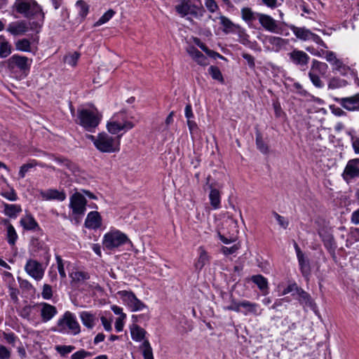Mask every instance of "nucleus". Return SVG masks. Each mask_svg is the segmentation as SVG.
Here are the masks:
<instances>
[{
    "instance_id": "nucleus-1",
    "label": "nucleus",
    "mask_w": 359,
    "mask_h": 359,
    "mask_svg": "<svg viewBox=\"0 0 359 359\" xmlns=\"http://www.w3.org/2000/svg\"><path fill=\"white\" fill-rule=\"evenodd\" d=\"M13 8L20 14L29 19H38L41 26L45 13L41 6L35 0H15Z\"/></svg>"
},
{
    "instance_id": "nucleus-2",
    "label": "nucleus",
    "mask_w": 359,
    "mask_h": 359,
    "mask_svg": "<svg viewBox=\"0 0 359 359\" xmlns=\"http://www.w3.org/2000/svg\"><path fill=\"white\" fill-rule=\"evenodd\" d=\"M54 330L63 334L76 335L80 333L81 327L76 316L67 311L58 319Z\"/></svg>"
},
{
    "instance_id": "nucleus-3",
    "label": "nucleus",
    "mask_w": 359,
    "mask_h": 359,
    "mask_svg": "<svg viewBox=\"0 0 359 359\" xmlns=\"http://www.w3.org/2000/svg\"><path fill=\"white\" fill-rule=\"evenodd\" d=\"M134 123L128 120V117L124 111H119L114 114L107 124V128L111 134H118L123 131V133L132 129Z\"/></svg>"
},
{
    "instance_id": "nucleus-4",
    "label": "nucleus",
    "mask_w": 359,
    "mask_h": 359,
    "mask_svg": "<svg viewBox=\"0 0 359 359\" xmlns=\"http://www.w3.org/2000/svg\"><path fill=\"white\" fill-rule=\"evenodd\" d=\"M79 124L88 131L92 132L100 123L101 115L97 109H81L78 110Z\"/></svg>"
},
{
    "instance_id": "nucleus-5",
    "label": "nucleus",
    "mask_w": 359,
    "mask_h": 359,
    "mask_svg": "<svg viewBox=\"0 0 359 359\" xmlns=\"http://www.w3.org/2000/svg\"><path fill=\"white\" fill-rule=\"evenodd\" d=\"M121 135L112 137L107 133L98 134L96 149L103 153H114L120 150Z\"/></svg>"
},
{
    "instance_id": "nucleus-6",
    "label": "nucleus",
    "mask_w": 359,
    "mask_h": 359,
    "mask_svg": "<svg viewBox=\"0 0 359 359\" xmlns=\"http://www.w3.org/2000/svg\"><path fill=\"white\" fill-rule=\"evenodd\" d=\"M127 242H130L128 236L118 230H112L103 236L102 245L107 250H114Z\"/></svg>"
},
{
    "instance_id": "nucleus-7",
    "label": "nucleus",
    "mask_w": 359,
    "mask_h": 359,
    "mask_svg": "<svg viewBox=\"0 0 359 359\" xmlns=\"http://www.w3.org/2000/svg\"><path fill=\"white\" fill-rule=\"evenodd\" d=\"M117 294L121 298L123 303L132 312L148 310V306L143 302L139 299L133 292L121 290L117 292Z\"/></svg>"
},
{
    "instance_id": "nucleus-8",
    "label": "nucleus",
    "mask_w": 359,
    "mask_h": 359,
    "mask_svg": "<svg viewBox=\"0 0 359 359\" xmlns=\"http://www.w3.org/2000/svg\"><path fill=\"white\" fill-rule=\"evenodd\" d=\"M176 11L182 16L191 15L197 19L201 18L205 10L201 6L196 5L191 0H183L175 6Z\"/></svg>"
},
{
    "instance_id": "nucleus-9",
    "label": "nucleus",
    "mask_w": 359,
    "mask_h": 359,
    "mask_svg": "<svg viewBox=\"0 0 359 359\" xmlns=\"http://www.w3.org/2000/svg\"><path fill=\"white\" fill-rule=\"evenodd\" d=\"M32 62V59L15 54L7 60V66L12 72L20 71L27 74L29 72Z\"/></svg>"
},
{
    "instance_id": "nucleus-10",
    "label": "nucleus",
    "mask_w": 359,
    "mask_h": 359,
    "mask_svg": "<svg viewBox=\"0 0 359 359\" xmlns=\"http://www.w3.org/2000/svg\"><path fill=\"white\" fill-rule=\"evenodd\" d=\"M48 265H44L36 259H29L25 265V271L35 280H41L44 276L46 268Z\"/></svg>"
},
{
    "instance_id": "nucleus-11",
    "label": "nucleus",
    "mask_w": 359,
    "mask_h": 359,
    "mask_svg": "<svg viewBox=\"0 0 359 359\" xmlns=\"http://www.w3.org/2000/svg\"><path fill=\"white\" fill-rule=\"evenodd\" d=\"M86 198L79 192L74 193L69 198V208L73 215H83L86 210Z\"/></svg>"
},
{
    "instance_id": "nucleus-12",
    "label": "nucleus",
    "mask_w": 359,
    "mask_h": 359,
    "mask_svg": "<svg viewBox=\"0 0 359 359\" xmlns=\"http://www.w3.org/2000/svg\"><path fill=\"white\" fill-rule=\"evenodd\" d=\"M289 61L301 69H305L310 60L309 55L304 51L294 48L287 53Z\"/></svg>"
},
{
    "instance_id": "nucleus-13",
    "label": "nucleus",
    "mask_w": 359,
    "mask_h": 359,
    "mask_svg": "<svg viewBox=\"0 0 359 359\" xmlns=\"http://www.w3.org/2000/svg\"><path fill=\"white\" fill-rule=\"evenodd\" d=\"M342 177L348 183L359 177V158L351 159L347 162Z\"/></svg>"
},
{
    "instance_id": "nucleus-14",
    "label": "nucleus",
    "mask_w": 359,
    "mask_h": 359,
    "mask_svg": "<svg viewBox=\"0 0 359 359\" xmlns=\"http://www.w3.org/2000/svg\"><path fill=\"white\" fill-rule=\"evenodd\" d=\"M334 100L347 111H359V93L349 97H337Z\"/></svg>"
},
{
    "instance_id": "nucleus-15",
    "label": "nucleus",
    "mask_w": 359,
    "mask_h": 359,
    "mask_svg": "<svg viewBox=\"0 0 359 359\" xmlns=\"http://www.w3.org/2000/svg\"><path fill=\"white\" fill-rule=\"evenodd\" d=\"M260 25L266 30L271 33L280 34L278 29L277 21L271 15L260 13L258 19Z\"/></svg>"
},
{
    "instance_id": "nucleus-16",
    "label": "nucleus",
    "mask_w": 359,
    "mask_h": 359,
    "mask_svg": "<svg viewBox=\"0 0 359 359\" xmlns=\"http://www.w3.org/2000/svg\"><path fill=\"white\" fill-rule=\"evenodd\" d=\"M241 312L243 315H253L258 316L262 314V309L260 308L259 304L255 302H252L248 300H242L240 302Z\"/></svg>"
},
{
    "instance_id": "nucleus-17",
    "label": "nucleus",
    "mask_w": 359,
    "mask_h": 359,
    "mask_svg": "<svg viewBox=\"0 0 359 359\" xmlns=\"http://www.w3.org/2000/svg\"><path fill=\"white\" fill-rule=\"evenodd\" d=\"M286 25L292 30L295 36L301 41H312L316 34L305 27H297L294 25Z\"/></svg>"
},
{
    "instance_id": "nucleus-18",
    "label": "nucleus",
    "mask_w": 359,
    "mask_h": 359,
    "mask_svg": "<svg viewBox=\"0 0 359 359\" xmlns=\"http://www.w3.org/2000/svg\"><path fill=\"white\" fill-rule=\"evenodd\" d=\"M41 307L40 315L41 320L43 323H47L53 319L57 313V310L55 306H53L46 302H41L39 304Z\"/></svg>"
},
{
    "instance_id": "nucleus-19",
    "label": "nucleus",
    "mask_w": 359,
    "mask_h": 359,
    "mask_svg": "<svg viewBox=\"0 0 359 359\" xmlns=\"http://www.w3.org/2000/svg\"><path fill=\"white\" fill-rule=\"evenodd\" d=\"M85 226L89 229H99L102 225V217L97 211L90 212L85 220Z\"/></svg>"
},
{
    "instance_id": "nucleus-20",
    "label": "nucleus",
    "mask_w": 359,
    "mask_h": 359,
    "mask_svg": "<svg viewBox=\"0 0 359 359\" xmlns=\"http://www.w3.org/2000/svg\"><path fill=\"white\" fill-rule=\"evenodd\" d=\"M187 52L189 55L199 65L207 66L209 64L208 57L194 46H189L187 48Z\"/></svg>"
},
{
    "instance_id": "nucleus-21",
    "label": "nucleus",
    "mask_w": 359,
    "mask_h": 359,
    "mask_svg": "<svg viewBox=\"0 0 359 359\" xmlns=\"http://www.w3.org/2000/svg\"><path fill=\"white\" fill-rule=\"evenodd\" d=\"M32 246L34 248L35 250L41 252V256L43 257L46 265H48L50 259V249L48 246L39 238H34L32 240Z\"/></svg>"
},
{
    "instance_id": "nucleus-22",
    "label": "nucleus",
    "mask_w": 359,
    "mask_h": 359,
    "mask_svg": "<svg viewBox=\"0 0 359 359\" xmlns=\"http://www.w3.org/2000/svg\"><path fill=\"white\" fill-rule=\"evenodd\" d=\"M28 26L25 21H15L8 25L7 31L14 36L22 35L28 31Z\"/></svg>"
},
{
    "instance_id": "nucleus-23",
    "label": "nucleus",
    "mask_w": 359,
    "mask_h": 359,
    "mask_svg": "<svg viewBox=\"0 0 359 359\" xmlns=\"http://www.w3.org/2000/svg\"><path fill=\"white\" fill-rule=\"evenodd\" d=\"M296 294L297 295V299L299 304H302L304 307H309L313 310L316 309V304L313 299L311 295L302 288L300 287Z\"/></svg>"
},
{
    "instance_id": "nucleus-24",
    "label": "nucleus",
    "mask_w": 359,
    "mask_h": 359,
    "mask_svg": "<svg viewBox=\"0 0 359 359\" xmlns=\"http://www.w3.org/2000/svg\"><path fill=\"white\" fill-rule=\"evenodd\" d=\"M40 195L43 200H57L63 201L66 198V194L64 191H60L57 189H48L47 191H41Z\"/></svg>"
},
{
    "instance_id": "nucleus-25",
    "label": "nucleus",
    "mask_w": 359,
    "mask_h": 359,
    "mask_svg": "<svg viewBox=\"0 0 359 359\" xmlns=\"http://www.w3.org/2000/svg\"><path fill=\"white\" fill-rule=\"evenodd\" d=\"M20 224L23 229L27 231L41 230L37 222L30 214H27L22 217L20 220Z\"/></svg>"
},
{
    "instance_id": "nucleus-26",
    "label": "nucleus",
    "mask_w": 359,
    "mask_h": 359,
    "mask_svg": "<svg viewBox=\"0 0 359 359\" xmlns=\"http://www.w3.org/2000/svg\"><path fill=\"white\" fill-rule=\"evenodd\" d=\"M217 19L219 20V24L222 26V30L226 34L233 32L238 27L229 18L223 15L214 18L213 21H215Z\"/></svg>"
},
{
    "instance_id": "nucleus-27",
    "label": "nucleus",
    "mask_w": 359,
    "mask_h": 359,
    "mask_svg": "<svg viewBox=\"0 0 359 359\" xmlns=\"http://www.w3.org/2000/svg\"><path fill=\"white\" fill-rule=\"evenodd\" d=\"M328 70V65L325 62L313 60L310 71L309 72L315 74L325 76Z\"/></svg>"
},
{
    "instance_id": "nucleus-28",
    "label": "nucleus",
    "mask_w": 359,
    "mask_h": 359,
    "mask_svg": "<svg viewBox=\"0 0 359 359\" xmlns=\"http://www.w3.org/2000/svg\"><path fill=\"white\" fill-rule=\"evenodd\" d=\"M4 224L6 225V240L8 243L13 246L15 245L16 241L18 238V233L14 228V226L8 222V220L5 219L4 221Z\"/></svg>"
},
{
    "instance_id": "nucleus-29",
    "label": "nucleus",
    "mask_w": 359,
    "mask_h": 359,
    "mask_svg": "<svg viewBox=\"0 0 359 359\" xmlns=\"http://www.w3.org/2000/svg\"><path fill=\"white\" fill-rule=\"evenodd\" d=\"M130 335L135 341H141L144 339L147 332L140 326L134 323L130 326Z\"/></svg>"
},
{
    "instance_id": "nucleus-30",
    "label": "nucleus",
    "mask_w": 359,
    "mask_h": 359,
    "mask_svg": "<svg viewBox=\"0 0 359 359\" xmlns=\"http://www.w3.org/2000/svg\"><path fill=\"white\" fill-rule=\"evenodd\" d=\"M209 187L210 189V191L209 194V199L210 202V205L213 209L217 210L220 208L221 205V197L219 191L212 187V184H210Z\"/></svg>"
},
{
    "instance_id": "nucleus-31",
    "label": "nucleus",
    "mask_w": 359,
    "mask_h": 359,
    "mask_svg": "<svg viewBox=\"0 0 359 359\" xmlns=\"http://www.w3.org/2000/svg\"><path fill=\"white\" fill-rule=\"evenodd\" d=\"M72 282L77 287H83L87 280L89 279V275L83 271H75L70 274Z\"/></svg>"
},
{
    "instance_id": "nucleus-32",
    "label": "nucleus",
    "mask_w": 359,
    "mask_h": 359,
    "mask_svg": "<svg viewBox=\"0 0 359 359\" xmlns=\"http://www.w3.org/2000/svg\"><path fill=\"white\" fill-rule=\"evenodd\" d=\"M251 280L257 285L258 288L263 292L264 294L268 293L269 283L267 279L262 275H254L251 277Z\"/></svg>"
},
{
    "instance_id": "nucleus-33",
    "label": "nucleus",
    "mask_w": 359,
    "mask_h": 359,
    "mask_svg": "<svg viewBox=\"0 0 359 359\" xmlns=\"http://www.w3.org/2000/svg\"><path fill=\"white\" fill-rule=\"evenodd\" d=\"M241 13L242 20L250 25L254 20L258 19V15L260 13L254 12L250 8L243 7L241 10Z\"/></svg>"
},
{
    "instance_id": "nucleus-34",
    "label": "nucleus",
    "mask_w": 359,
    "mask_h": 359,
    "mask_svg": "<svg viewBox=\"0 0 359 359\" xmlns=\"http://www.w3.org/2000/svg\"><path fill=\"white\" fill-rule=\"evenodd\" d=\"M265 40L272 46L273 49L276 51H279L287 43L285 39L275 36H266Z\"/></svg>"
},
{
    "instance_id": "nucleus-35",
    "label": "nucleus",
    "mask_w": 359,
    "mask_h": 359,
    "mask_svg": "<svg viewBox=\"0 0 359 359\" xmlns=\"http://www.w3.org/2000/svg\"><path fill=\"white\" fill-rule=\"evenodd\" d=\"M12 45L3 35H0V57L6 58L12 53Z\"/></svg>"
},
{
    "instance_id": "nucleus-36",
    "label": "nucleus",
    "mask_w": 359,
    "mask_h": 359,
    "mask_svg": "<svg viewBox=\"0 0 359 359\" xmlns=\"http://www.w3.org/2000/svg\"><path fill=\"white\" fill-rule=\"evenodd\" d=\"M81 320L84 326L88 329H92L95 326L96 320L94 314L88 311H82L79 314Z\"/></svg>"
},
{
    "instance_id": "nucleus-37",
    "label": "nucleus",
    "mask_w": 359,
    "mask_h": 359,
    "mask_svg": "<svg viewBox=\"0 0 359 359\" xmlns=\"http://www.w3.org/2000/svg\"><path fill=\"white\" fill-rule=\"evenodd\" d=\"M320 236L324 243L325 247L330 251H334L336 248V243L333 236L327 232L320 233Z\"/></svg>"
},
{
    "instance_id": "nucleus-38",
    "label": "nucleus",
    "mask_w": 359,
    "mask_h": 359,
    "mask_svg": "<svg viewBox=\"0 0 359 359\" xmlns=\"http://www.w3.org/2000/svg\"><path fill=\"white\" fill-rule=\"evenodd\" d=\"M22 211L21 207L16 204H4V212L10 217H16L17 215Z\"/></svg>"
},
{
    "instance_id": "nucleus-39",
    "label": "nucleus",
    "mask_w": 359,
    "mask_h": 359,
    "mask_svg": "<svg viewBox=\"0 0 359 359\" xmlns=\"http://www.w3.org/2000/svg\"><path fill=\"white\" fill-rule=\"evenodd\" d=\"M198 250L200 255L197 262L195 263V267L196 269L201 270L203 267L209 262V256L202 247H200Z\"/></svg>"
},
{
    "instance_id": "nucleus-40",
    "label": "nucleus",
    "mask_w": 359,
    "mask_h": 359,
    "mask_svg": "<svg viewBox=\"0 0 359 359\" xmlns=\"http://www.w3.org/2000/svg\"><path fill=\"white\" fill-rule=\"evenodd\" d=\"M297 259L302 275L304 276H308L310 273L309 260L305 257L304 254L298 256Z\"/></svg>"
},
{
    "instance_id": "nucleus-41",
    "label": "nucleus",
    "mask_w": 359,
    "mask_h": 359,
    "mask_svg": "<svg viewBox=\"0 0 359 359\" xmlns=\"http://www.w3.org/2000/svg\"><path fill=\"white\" fill-rule=\"evenodd\" d=\"M350 68L346 65L341 60L338 59L332 65V71L339 73L340 74L345 76L349 72Z\"/></svg>"
},
{
    "instance_id": "nucleus-42",
    "label": "nucleus",
    "mask_w": 359,
    "mask_h": 359,
    "mask_svg": "<svg viewBox=\"0 0 359 359\" xmlns=\"http://www.w3.org/2000/svg\"><path fill=\"white\" fill-rule=\"evenodd\" d=\"M54 160L60 165H64L65 168H67L68 170H69L74 174H75L79 170L77 165L67 158L55 157L54 158Z\"/></svg>"
},
{
    "instance_id": "nucleus-43",
    "label": "nucleus",
    "mask_w": 359,
    "mask_h": 359,
    "mask_svg": "<svg viewBox=\"0 0 359 359\" xmlns=\"http://www.w3.org/2000/svg\"><path fill=\"white\" fill-rule=\"evenodd\" d=\"M39 165L41 167H44L43 164H38L35 160H32L29 163L23 164L20 168L18 172L19 177L22 179L25 177L27 172H28L30 169L34 168L36 165Z\"/></svg>"
},
{
    "instance_id": "nucleus-44",
    "label": "nucleus",
    "mask_w": 359,
    "mask_h": 359,
    "mask_svg": "<svg viewBox=\"0 0 359 359\" xmlns=\"http://www.w3.org/2000/svg\"><path fill=\"white\" fill-rule=\"evenodd\" d=\"M75 6L78 11V15L84 19L89 12L88 5L83 0H79L76 2Z\"/></svg>"
},
{
    "instance_id": "nucleus-45",
    "label": "nucleus",
    "mask_w": 359,
    "mask_h": 359,
    "mask_svg": "<svg viewBox=\"0 0 359 359\" xmlns=\"http://www.w3.org/2000/svg\"><path fill=\"white\" fill-rule=\"evenodd\" d=\"M140 348L142 350L144 359H154L152 348L148 340H144L143 341Z\"/></svg>"
},
{
    "instance_id": "nucleus-46",
    "label": "nucleus",
    "mask_w": 359,
    "mask_h": 359,
    "mask_svg": "<svg viewBox=\"0 0 359 359\" xmlns=\"http://www.w3.org/2000/svg\"><path fill=\"white\" fill-rule=\"evenodd\" d=\"M16 50L22 52L31 51V43L27 39H19L15 42Z\"/></svg>"
},
{
    "instance_id": "nucleus-47",
    "label": "nucleus",
    "mask_w": 359,
    "mask_h": 359,
    "mask_svg": "<svg viewBox=\"0 0 359 359\" xmlns=\"http://www.w3.org/2000/svg\"><path fill=\"white\" fill-rule=\"evenodd\" d=\"M208 73L212 78V79L219 81L221 83L224 82L222 74L219 69V67L216 66H210L208 69Z\"/></svg>"
},
{
    "instance_id": "nucleus-48",
    "label": "nucleus",
    "mask_w": 359,
    "mask_h": 359,
    "mask_svg": "<svg viewBox=\"0 0 359 359\" xmlns=\"http://www.w3.org/2000/svg\"><path fill=\"white\" fill-rule=\"evenodd\" d=\"M346 84L347 82L345 80L337 77H333L329 81L327 87L329 89L334 90L345 87Z\"/></svg>"
},
{
    "instance_id": "nucleus-49",
    "label": "nucleus",
    "mask_w": 359,
    "mask_h": 359,
    "mask_svg": "<svg viewBox=\"0 0 359 359\" xmlns=\"http://www.w3.org/2000/svg\"><path fill=\"white\" fill-rule=\"evenodd\" d=\"M256 145L257 149L264 154H266L269 151L268 145L264 142L262 136L260 133L256 134Z\"/></svg>"
},
{
    "instance_id": "nucleus-50",
    "label": "nucleus",
    "mask_w": 359,
    "mask_h": 359,
    "mask_svg": "<svg viewBox=\"0 0 359 359\" xmlns=\"http://www.w3.org/2000/svg\"><path fill=\"white\" fill-rule=\"evenodd\" d=\"M115 14V11L112 9L108 10L105 12L99 20L94 24L95 27L100 26L106 22H107L109 20H111Z\"/></svg>"
},
{
    "instance_id": "nucleus-51",
    "label": "nucleus",
    "mask_w": 359,
    "mask_h": 359,
    "mask_svg": "<svg viewBox=\"0 0 359 359\" xmlns=\"http://www.w3.org/2000/svg\"><path fill=\"white\" fill-rule=\"evenodd\" d=\"M79 57L80 53L78 52H74L72 53L67 55L64 58V61L69 65L75 67L77 64Z\"/></svg>"
},
{
    "instance_id": "nucleus-52",
    "label": "nucleus",
    "mask_w": 359,
    "mask_h": 359,
    "mask_svg": "<svg viewBox=\"0 0 359 359\" xmlns=\"http://www.w3.org/2000/svg\"><path fill=\"white\" fill-rule=\"evenodd\" d=\"M272 214L280 227H282L284 229H286L288 227L289 220L287 218H285L283 216H281L276 212H273Z\"/></svg>"
},
{
    "instance_id": "nucleus-53",
    "label": "nucleus",
    "mask_w": 359,
    "mask_h": 359,
    "mask_svg": "<svg viewBox=\"0 0 359 359\" xmlns=\"http://www.w3.org/2000/svg\"><path fill=\"white\" fill-rule=\"evenodd\" d=\"M309 77L313 83V85L318 88H322L324 87V83L320 79L318 74L309 72Z\"/></svg>"
},
{
    "instance_id": "nucleus-54",
    "label": "nucleus",
    "mask_w": 359,
    "mask_h": 359,
    "mask_svg": "<svg viewBox=\"0 0 359 359\" xmlns=\"http://www.w3.org/2000/svg\"><path fill=\"white\" fill-rule=\"evenodd\" d=\"M204 5L208 11L211 13H214L219 9L215 0H204Z\"/></svg>"
},
{
    "instance_id": "nucleus-55",
    "label": "nucleus",
    "mask_w": 359,
    "mask_h": 359,
    "mask_svg": "<svg viewBox=\"0 0 359 359\" xmlns=\"http://www.w3.org/2000/svg\"><path fill=\"white\" fill-rule=\"evenodd\" d=\"M224 310L233 311L237 313H241L240 302H237L235 299H231V304L229 306L224 307Z\"/></svg>"
},
{
    "instance_id": "nucleus-56",
    "label": "nucleus",
    "mask_w": 359,
    "mask_h": 359,
    "mask_svg": "<svg viewBox=\"0 0 359 359\" xmlns=\"http://www.w3.org/2000/svg\"><path fill=\"white\" fill-rule=\"evenodd\" d=\"M55 349L61 355L64 356L71 353L74 349V346L71 345L57 346Z\"/></svg>"
},
{
    "instance_id": "nucleus-57",
    "label": "nucleus",
    "mask_w": 359,
    "mask_h": 359,
    "mask_svg": "<svg viewBox=\"0 0 359 359\" xmlns=\"http://www.w3.org/2000/svg\"><path fill=\"white\" fill-rule=\"evenodd\" d=\"M41 296L44 299H50L53 297L52 287L48 284H44L43 286V290Z\"/></svg>"
},
{
    "instance_id": "nucleus-58",
    "label": "nucleus",
    "mask_w": 359,
    "mask_h": 359,
    "mask_svg": "<svg viewBox=\"0 0 359 359\" xmlns=\"http://www.w3.org/2000/svg\"><path fill=\"white\" fill-rule=\"evenodd\" d=\"M55 259L57 261V269H58L59 274L62 278H65L66 277V273L65 271L63 260L61 258V257L59 255H56Z\"/></svg>"
},
{
    "instance_id": "nucleus-59",
    "label": "nucleus",
    "mask_w": 359,
    "mask_h": 359,
    "mask_svg": "<svg viewBox=\"0 0 359 359\" xmlns=\"http://www.w3.org/2000/svg\"><path fill=\"white\" fill-rule=\"evenodd\" d=\"M323 56L325 55L326 60L330 62L332 65L338 60L336 54L333 51H325L322 50Z\"/></svg>"
},
{
    "instance_id": "nucleus-60",
    "label": "nucleus",
    "mask_w": 359,
    "mask_h": 359,
    "mask_svg": "<svg viewBox=\"0 0 359 359\" xmlns=\"http://www.w3.org/2000/svg\"><path fill=\"white\" fill-rule=\"evenodd\" d=\"M300 287H299L297 285V283H294L292 284L288 285L282 292L283 295H285L288 293L293 292L292 295H295L297 292H298V290H299Z\"/></svg>"
},
{
    "instance_id": "nucleus-61",
    "label": "nucleus",
    "mask_w": 359,
    "mask_h": 359,
    "mask_svg": "<svg viewBox=\"0 0 359 359\" xmlns=\"http://www.w3.org/2000/svg\"><path fill=\"white\" fill-rule=\"evenodd\" d=\"M91 353L81 349L73 353L71 359H84L86 357L91 356Z\"/></svg>"
},
{
    "instance_id": "nucleus-62",
    "label": "nucleus",
    "mask_w": 359,
    "mask_h": 359,
    "mask_svg": "<svg viewBox=\"0 0 359 359\" xmlns=\"http://www.w3.org/2000/svg\"><path fill=\"white\" fill-rule=\"evenodd\" d=\"M194 41L202 50L205 52L208 55L212 56L215 53L213 51L210 50L205 43L201 42L199 39L194 38Z\"/></svg>"
},
{
    "instance_id": "nucleus-63",
    "label": "nucleus",
    "mask_w": 359,
    "mask_h": 359,
    "mask_svg": "<svg viewBox=\"0 0 359 359\" xmlns=\"http://www.w3.org/2000/svg\"><path fill=\"white\" fill-rule=\"evenodd\" d=\"M239 249V246L237 244H234L231 247H222V252L225 255H229L235 253Z\"/></svg>"
},
{
    "instance_id": "nucleus-64",
    "label": "nucleus",
    "mask_w": 359,
    "mask_h": 359,
    "mask_svg": "<svg viewBox=\"0 0 359 359\" xmlns=\"http://www.w3.org/2000/svg\"><path fill=\"white\" fill-rule=\"evenodd\" d=\"M147 312L146 313H142L140 315H133L132 316L133 321L134 323H137L140 322L142 319L144 320H148L150 318L149 309H148V310H147Z\"/></svg>"
}]
</instances>
